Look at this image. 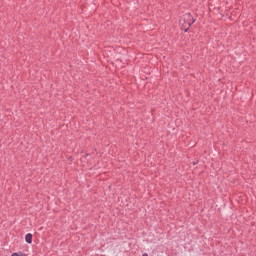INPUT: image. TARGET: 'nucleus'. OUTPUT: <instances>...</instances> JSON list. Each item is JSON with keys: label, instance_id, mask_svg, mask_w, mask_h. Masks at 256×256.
Instances as JSON below:
<instances>
[{"label": "nucleus", "instance_id": "obj_1", "mask_svg": "<svg viewBox=\"0 0 256 256\" xmlns=\"http://www.w3.org/2000/svg\"><path fill=\"white\" fill-rule=\"evenodd\" d=\"M195 21H197V19H195L191 13L183 14L179 20L181 31L189 33V29H191V25H193Z\"/></svg>", "mask_w": 256, "mask_h": 256}, {"label": "nucleus", "instance_id": "obj_2", "mask_svg": "<svg viewBox=\"0 0 256 256\" xmlns=\"http://www.w3.org/2000/svg\"><path fill=\"white\" fill-rule=\"evenodd\" d=\"M25 241L28 243V245H31L33 243V234L28 233L25 235Z\"/></svg>", "mask_w": 256, "mask_h": 256}, {"label": "nucleus", "instance_id": "obj_3", "mask_svg": "<svg viewBox=\"0 0 256 256\" xmlns=\"http://www.w3.org/2000/svg\"><path fill=\"white\" fill-rule=\"evenodd\" d=\"M11 256H27V254H25V253L19 251V252H14V253H12Z\"/></svg>", "mask_w": 256, "mask_h": 256}, {"label": "nucleus", "instance_id": "obj_4", "mask_svg": "<svg viewBox=\"0 0 256 256\" xmlns=\"http://www.w3.org/2000/svg\"><path fill=\"white\" fill-rule=\"evenodd\" d=\"M68 161H73V156L68 157Z\"/></svg>", "mask_w": 256, "mask_h": 256}, {"label": "nucleus", "instance_id": "obj_5", "mask_svg": "<svg viewBox=\"0 0 256 256\" xmlns=\"http://www.w3.org/2000/svg\"><path fill=\"white\" fill-rule=\"evenodd\" d=\"M142 256H149V254H147V253H144V254H142Z\"/></svg>", "mask_w": 256, "mask_h": 256}, {"label": "nucleus", "instance_id": "obj_6", "mask_svg": "<svg viewBox=\"0 0 256 256\" xmlns=\"http://www.w3.org/2000/svg\"><path fill=\"white\" fill-rule=\"evenodd\" d=\"M84 157H89V153H86V155Z\"/></svg>", "mask_w": 256, "mask_h": 256}]
</instances>
